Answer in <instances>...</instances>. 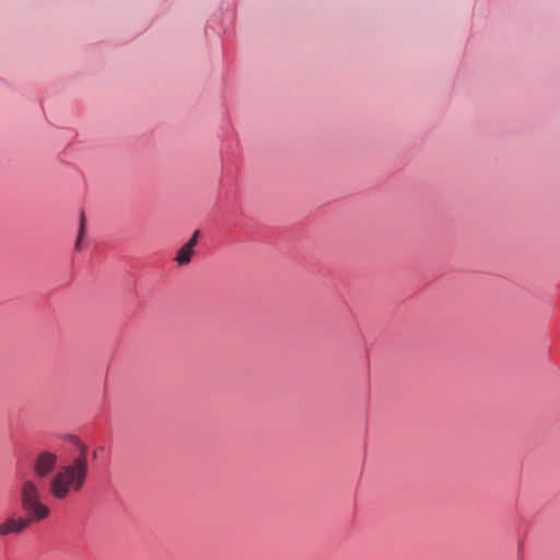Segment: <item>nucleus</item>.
Returning <instances> with one entry per match:
<instances>
[{
    "instance_id": "f257e3e1",
    "label": "nucleus",
    "mask_w": 560,
    "mask_h": 560,
    "mask_svg": "<svg viewBox=\"0 0 560 560\" xmlns=\"http://www.w3.org/2000/svg\"><path fill=\"white\" fill-rule=\"evenodd\" d=\"M21 506L26 517L10 516L0 523V536L18 535L24 532L32 523L45 520L50 509L42 502L39 483L34 479H25L20 486Z\"/></svg>"
},
{
    "instance_id": "f03ea898",
    "label": "nucleus",
    "mask_w": 560,
    "mask_h": 560,
    "mask_svg": "<svg viewBox=\"0 0 560 560\" xmlns=\"http://www.w3.org/2000/svg\"><path fill=\"white\" fill-rule=\"evenodd\" d=\"M80 454L61 466L48 482V490L56 500H65L71 492H79L89 475L88 447L79 445Z\"/></svg>"
},
{
    "instance_id": "7ed1b4c3",
    "label": "nucleus",
    "mask_w": 560,
    "mask_h": 560,
    "mask_svg": "<svg viewBox=\"0 0 560 560\" xmlns=\"http://www.w3.org/2000/svg\"><path fill=\"white\" fill-rule=\"evenodd\" d=\"M58 456L56 453L43 450L32 459L31 468L37 479L49 477L57 468Z\"/></svg>"
},
{
    "instance_id": "20e7f679",
    "label": "nucleus",
    "mask_w": 560,
    "mask_h": 560,
    "mask_svg": "<svg viewBox=\"0 0 560 560\" xmlns=\"http://www.w3.org/2000/svg\"><path fill=\"white\" fill-rule=\"evenodd\" d=\"M199 233H200L199 230L195 231L192 236L190 237V240L178 249L176 257H175V261L179 266H185L190 262L191 257L195 253L194 248L196 247L197 242H198Z\"/></svg>"
},
{
    "instance_id": "39448f33",
    "label": "nucleus",
    "mask_w": 560,
    "mask_h": 560,
    "mask_svg": "<svg viewBox=\"0 0 560 560\" xmlns=\"http://www.w3.org/2000/svg\"><path fill=\"white\" fill-rule=\"evenodd\" d=\"M83 235H84V215L82 214L81 221H80L79 234H78V238H77V243H75V249H80V244L83 238Z\"/></svg>"
}]
</instances>
